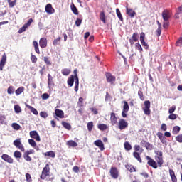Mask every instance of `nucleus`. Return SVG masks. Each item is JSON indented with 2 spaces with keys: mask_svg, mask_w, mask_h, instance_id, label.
<instances>
[{
  "mask_svg": "<svg viewBox=\"0 0 182 182\" xmlns=\"http://www.w3.org/2000/svg\"><path fill=\"white\" fill-rule=\"evenodd\" d=\"M161 29L162 27H158V29L156 31V36L159 37L160 35H161Z\"/></svg>",
  "mask_w": 182,
  "mask_h": 182,
  "instance_id": "63",
  "label": "nucleus"
},
{
  "mask_svg": "<svg viewBox=\"0 0 182 182\" xmlns=\"http://www.w3.org/2000/svg\"><path fill=\"white\" fill-rule=\"evenodd\" d=\"M138 96L141 100H144V95H143V91H141V90L138 91Z\"/></svg>",
  "mask_w": 182,
  "mask_h": 182,
  "instance_id": "53",
  "label": "nucleus"
},
{
  "mask_svg": "<svg viewBox=\"0 0 182 182\" xmlns=\"http://www.w3.org/2000/svg\"><path fill=\"white\" fill-rule=\"evenodd\" d=\"M87 127L88 129V132H92V130H93V122H88Z\"/></svg>",
  "mask_w": 182,
  "mask_h": 182,
  "instance_id": "46",
  "label": "nucleus"
},
{
  "mask_svg": "<svg viewBox=\"0 0 182 182\" xmlns=\"http://www.w3.org/2000/svg\"><path fill=\"white\" fill-rule=\"evenodd\" d=\"M26 106L28 109H29V110H31V113H33L36 116H38V112L36 109L33 108V107H32L29 105H26Z\"/></svg>",
  "mask_w": 182,
  "mask_h": 182,
  "instance_id": "27",
  "label": "nucleus"
},
{
  "mask_svg": "<svg viewBox=\"0 0 182 182\" xmlns=\"http://www.w3.org/2000/svg\"><path fill=\"white\" fill-rule=\"evenodd\" d=\"M55 114L57 117H59L60 119H63V117H65V113L61 109H56L55 110Z\"/></svg>",
  "mask_w": 182,
  "mask_h": 182,
  "instance_id": "19",
  "label": "nucleus"
},
{
  "mask_svg": "<svg viewBox=\"0 0 182 182\" xmlns=\"http://www.w3.org/2000/svg\"><path fill=\"white\" fill-rule=\"evenodd\" d=\"M31 60L32 63H36L38 62V58H36V55L31 54Z\"/></svg>",
  "mask_w": 182,
  "mask_h": 182,
  "instance_id": "51",
  "label": "nucleus"
},
{
  "mask_svg": "<svg viewBox=\"0 0 182 182\" xmlns=\"http://www.w3.org/2000/svg\"><path fill=\"white\" fill-rule=\"evenodd\" d=\"M43 156H45V157H50L51 159H55V157H56V154L53 151L45 152Z\"/></svg>",
  "mask_w": 182,
  "mask_h": 182,
  "instance_id": "20",
  "label": "nucleus"
},
{
  "mask_svg": "<svg viewBox=\"0 0 182 182\" xmlns=\"http://www.w3.org/2000/svg\"><path fill=\"white\" fill-rule=\"evenodd\" d=\"M6 63V54H4L2 55L1 60L0 61V70H4V66H5Z\"/></svg>",
  "mask_w": 182,
  "mask_h": 182,
  "instance_id": "18",
  "label": "nucleus"
},
{
  "mask_svg": "<svg viewBox=\"0 0 182 182\" xmlns=\"http://www.w3.org/2000/svg\"><path fill=\"white\" fill-rule=\"evenodd\" d=\"M14 92H15V87L14 86H10L7 89V93L9 95H13Z\"/></svg>",
  "mask_w": 182,
  "mask_h": 182,
  "instance_id": "43",
  "label": "nucleus"
},
{
  "mask_svg": "<svg viewBox=\"0 0 182 182\" xmlns=\"http://www.w3.org/2000/svg\"><path fill=\"white\" fill-rule=\"evenodd\" d=\"M61 124L64 127V129H66L67 130H70L72 129V125H70V124L69 122L63 121L61 122Z\"/></svg>",
  "mask_w": 182,
  "mask_h": 182,
  "instance_id": "25",
  "label": "nucleus"
},
{
  "mask_svg": "<svg viewBox=\"0 0 182 182\" xmlns=\"http://www.w3.org/2000/svg\"><path fill=\"white\" fill-rule=\"evenodd\" d=\"M129 127V123L124 119H121L118 122V128L119 130H124Z\"/></svg>",
  "mask_w": 182,
  "mask_h": 182,
  "instance_id": "5",
  "label": "nucleus"
},
{
  "mask_svg": "<svg viewBox=\"0 0 182 182\" xmlns=\"http://www.w3.org/2000/svg\"><path fill=\"white\" fill-rule=\"evenodd\" d=\"M11 127L13 129H14V130H19V129H21V125H19L18 123H13Z\"/></svg>",
  "mask_w": 182,
  "mask_h": 182,
  "instance_id": "49",
  "label": "nucleus"
},
{
  "mask_svg": "<svg viewBox=\"0 0 182 182\" xmlns=\"http://www.w3.org/2000/svg\"><path fill=\"white\" fill-rule=\"evenodd\" d=\"M61 73L63 76H69L70 75V69L64 68L61 70Z\"/></svg>",
  "mask_w": 182,
  "mask_h": 182,
  "instance_id": "33",
  "label": "nucleus"
},
{
  "mask_svg": "<svg viewBox=\"0 0 182 182\" xmlns=\"http://www.w3.org/2000/svg\"><path fill=\"white\" fill-rule=\"evenodd\" d=\"M32 22H33V19L30 18L27 23H26L18 31L19 33H22V32H25L26 29H28L31 25H32Z\"/></svg>",
  "mask_w": 182,
  "mask_h": 182,
  "instance_id": "7",
  "label": "nucleus"
},
{
  "mask_svg": "<svg viewBox=\"0 0 182 182\" xmlns=\"http://www.w3.org/2000/svg\"><path fill=\"white\" fill-rule=\"evenodd\" d=\"M154 153L156 155L155 157H163V151L157 150Z\"/></svg>",
  "mask_w": 182,
  "mask_h": 182,
  "instance_id": "52",
  "label": "nucleus"
},
{
  "mask_svg": "<svg viewBox=\"0 0 182 182\" xmlns=\"http://www.w3.org/2000/svg\"><path fill=\"white\" fill-rule=\"evenodd\" d=\"M109 174L111 177L114 178V180L119 178V169L114 166L111 167L109 170Z\"/></svg>",
  "mask_w": 182,
  "mask_h": 182,
  "instance_id": "4",
  "label": "nucleus"
},
{
  "mask_svg": "<svg viewBox=\"0 0 182 182\" xmlns=\"http://www.w3.org/2000/svg\"><path fill=\"white\" fill-rule=\"evenodd\" d=\"M41 98L43 99V100H47V99L49 98V94L48 93H44L41 95Z\"/></svg>",
  "mask_w": 182,
  "mask_h": 182,
  "instance_id": "61",
  "label": "nucleus"
},
{
  "mask_svg": "<svg viewBox=\"0 0 182 182\" xmlns=\"http://www.w3.org/2000/svg\"><path fill=\"white\" fill-rule=\"evenodd\" d=\"M169 174L172 182H177V177L176 176V173L173 169H169Z\"/></svg>",
  "mask_w": 182,
  "mask_h": 182,
  "instance_id": "24",
  "label": "nucleus"
},
{
  "mask_svg": "<svg viewBox=\"0 0 182 182\" xmlns=\"http://www.w3.org/2000/svg\"><path fill=\"white\" fill-rule=\"evenodd\" d=\"M126 14L129 18H134L136 16V11L129 7L126 8Z\"/></svg>",
  "mask_w": 182,
  "mask_h": 182,
  "instance_id": "16",
  "label": "nucleus"
},
{
  "mask_svg": "<svg viewBox=\"0 0 182 182\" xmlns=\"http://www.w3.org/2000/svg\"><path fill=\"white\" fill-rule=\"evenodd\" d=\"M94 144L96 145L97 147H99L101 151H103V150H105V144H103V141H102V140L97 139L95 141Z\"/></svg>",
  "mask_w": 182,
  "mask_h": 182,
  "instance_id": "14",
  "label": "nucleus"
},
{
  "mask_svg": "<svg viewBox=\"0 0 182 182\" xmlns=\"http://www.w3.org/2000/svg\"><path fill=\"white\" fill-rule=\"evenodd\" d=\"M100 19L103 23H106V15L105 14V11L100 13Z\"/></svg>",
  "mask_w": 182,
  "mask_h": 182,
  "instance_id": "30",
  "label": "nucleus"
},
{
  "mask_svg": "<svg viewBox=\"0 0 182 182\" xmlns=\"http://www.w3.org/2000/svg\"><path fill=\"white\" fill-rule=\"evenodd\" d=\"M75 25L76 26H79L80 25H82V19L77 18L75 21Z\"/></svg>",
  "mask_w": 182,
  "mask_h": 182,
  "instance_id": "64",
  "label": "nucleus"
},
{
  "mask_svg": "<svg viewBox=\"0 0 182 182\" xmlns=\"http://www.w3.org/2000/svg\"><path fill=\"white\" fill-rule=\"evenodd\" d=\"M1 159L4 161H6V163H9V164H12L14 163V159L6 154H3Z\"/></svg>",
  "mask_w": 182,
  "mask_h": 182,
  "instance_id": "9",
  "label": "nucleus"
},
{
  "mask_svg": "<svg viewBox=\"0 0 182 182\" xmlns=\"http://www.w3.org/2000/svg\"><path fill=\"white\" fill-rule=\"evenodd\" d=\"M162 18L164 21H168L171 18V14L168 10H164L162 12Z\"/></svg>",
  "mask_w": 182,
  "mask_h": 182,
  "instance_id": "12",
  "label": "nucleus"
},
{
  "mask_svg": "<svg viewBox=\"0 0 182 182\" xmlns=\"http://www.w3.org/2000/svg\"><path fill=\"white\" fill-rule=\"evenodd\" d=\"M135 48L136 50H139L140 53L143 52V47H141V45H140L139 43H135Z\"/></svg>",
  "mask_w": 182,
  "mask_h": 182,
  "instance_id": "39",
  "label": "nucleus"
},
{
  "mask_svg": "<svg viewBox=\"0 0 182 182\" xmlns=\"http://www.w3.org/2000/svg\"><path fill=\"white\" fill-rule=\"evenodd\" d=\"M116 113L112 112L110 115V122L112 126H114L117 124V117H116Z\"/></svg>",
  "mask_w": 182,
  "mask_h": 182,
  "instance_id": "15",
  "label": "nucleus"
},
{
  "mask_svg": "<svg viewBox=\"0 0 182 182\" xmlns=\"http://www.w3.org/2000/svg\"><path fill=\"white\" fill-rule=\"evenodd\" d=\"M28 143L31 147H36V142H35V140L32 139H28Z\"/></svg>",
  "mask_w": 182,
  "mask_h": 182,
  "instance_id": "50",
  "label": "nucleus"
},
{
  "mask_svg": "<svg viewBox=\"0 0 182 182\" xmlns=\"http://www.w3.org/2000/svg\"><path fill=\"white\" fill-rule=\"evenodd\" d=\"M154 158L156 161L149 156H146L148 166L156 170L158 167L163 166V164H164V160H163V156H155Z\"/></svg>",
  "mask_w": 182,
  "mask_h": 182,
  "instance_id": "1",
  "label": "nucleus"
},
{
  "mask_svg": "<svg viewBox=\"0 0 182 182\" xmlns=\"http://www.w3.org/2000/svg\"><path fill=\"white\" fill-rule=\"evenodd\" d=\"M14 156L16 159H21V157H22V154L19 151H15Z\"/></svg>",
  "mask_w": 182,
  "mask_h": 182,
  "instance_id": "42",
  "label": "nucleus"
},
{
  "mask_svg": "<svg viewBox=\"0 0 182 182\" xmlns=\"http://www.w3.org/2000/svg\"><path fill=\"white\" fill-rule=\"evenodd\" d=\"M14 112L15 113H21V106L18 105H14Z\"/></svg>",
  "mask_w": 182,
  "mask_h": 182,
  "instance_id": "48",
  "label": "nucleus"
},
{
  "mask_svg": "<svg viewBox=\"0 0 182 182\" xmlns=\"http://www.w3.org/2000/svg\"><path fill=\"white\" fill-rule=\"evenodd\" d=\"M50 176V167L49 166V164H47L46 166L43 168L40 178L41 180H45L46 177H49Z\"/></svg>",
  "mask_w": 182,
  "mask_h": 182,
  "instance_id": "2",
  "label": "nucleus"
},
{
  "mask_svg": "<svg viewBox=\"0 0 182 182\" xmlns=\"http://www.w3.org/2000/svg\"><path fill=\"white\" fill-rule=\"evenodd\" d=\"M176 46H182V37H181L176 43Z\"/></svg>",
  "mask_w": 182,
  "mask_h": 182,
  "instance_id": "59",
  "label": "nucleus"
},
{
  "mask_svg": "<svg viewBox=\"0 0 182 182\" xmlns=\"http://www.w3.org/2000/svg\"><path fill=\"white\" fill-rule=\"evenodd\" d=\"M33 45L34 50L36 53H37L38 55H41V50H39V44L38 43V41H34L33 42Z\"/></svg>",
  "mask_w": 182,
  "mask_h": 182,
  "instance_id": "22",
  "label": "nucleus"
},
{
  "mask_svg": "<svg viewBox=\"0 0 182 182\" xmlns=\"http://www.w3.org/2000/svg\"><path fill=\"white\" fill-rule=\"evenodd\" d=\"M97 127L102 132H105V130H107V125L105 124H100L97 125Z\"/></svg>",
  "mask_w": 182,
  "mask_h": 182,
  "instance_id": "35",
  "label": "nucleus"
},
{
  "mask_svg": "<svg viewBox=\"0 0 182 182\" xmlns=\"http://www.w3.org/2000/svg\"><path fill=\"white\" fill-rule=\"evenodd\" d=\"M168 119H170V120H176V119H177V114L172 113L168 116Z\"/></svg>",
  "mask_w": 182,
  "mask_h": 182,
  "instance_id": "57",
  "label": "nucleus"
},
{
  "mask_svg": "<svg viewBox=\"0 0 182 182\" xmlns=\"http://www.w3.org/2000/svg\"><path fill=\"white\" fill-rule=\"evenodd\" d=\"M126 168L130 173H136V168H134V166H133L132 165H127Z\"/></svg>",
  "mask_w": 182,
  "mask_h": 182,
  "instance_id": "31",
  "label": "nucleus"
},
{
  "mask_svg": "<svg viewBox=\"0 0 182 182\" xmlns=\"http://www.w3.org/2000/svg\"><path fill=\"white\" fill-rule=\"evenodd\" d=\"M180 14H182V5L181 6H179L176 11V16L177 17V15H180Z\"/></svg>",
  "mask_w": 182,
  "mask_h": 182,
  "instance_id": "60",
  "label": "nucleus"
},
{
  "mask_svg": "<svg viewBox=\"0 0 182 182\" xmlns=\"http://www.w3.org/2000/svg\"><path fill=\"white\" fill-rule=\"evenodd\" d=\"M60 39H62V38L60 37H58L56 39H54V41H53V45L54 46H58V45L60 43Z\"/></svg>",
  "mask_w": 182,
  "mask_h": 182,
  "instance_id": "41",
  "label": "nucleus"
},
{
  "mask_svg": "<svg viewBox=\"0 0 182 182\" xmlns=\"http://www.w3.org/2000/svg\"><path fill=\"white\" fill-rule=\"evenodd\" d=\"M26 181H28V182L32 181V177L31 176V174H29V173L26 174Z\"/></svg>",
  "mask_w": 182,
  "mask_h": 182,
  "instance_id": "62",
  "label": "nucleus"
},
{
  "mask_svg": "<svg viewBox=\"0 0 182 182\" xmlns=\"http://www.w3.org/2000/svg\"><path fill=\"white\" fill-rule=\"evenodd\" d=\"M43 60H44L45 63H46V65H48V66L52 65V62H50V59L49 58V57L45 56V57L43 58Z\"/></svg>",
  "mask_w": 182,
  "mask_h": 182,
  "instance_id": "38",
  "label": "nucleus"
},
{
  "mask_svg": "<svg viewBox=\"0 0 182 182\" xmlns=\"http://www.w3.org/2000/svg\"><path fill=\"white\" fill-rule=\"evenodd\" d=\"M71 11L73 12L75 15H79V11L77 10V8L76 6H75V4L72 3L70 5Z\"/></svg>",
  "mask_w": 182,
  "mask_h": 182,
  "instance_id": "26",
  "label": "nucleus"
},
{
  "mask_svg": "<svg viewBox=\"0 0 182 182\" xmlns=\"http://www.w3.org/2000/svg\"><path fill=\"white\" fill-rule=\"evenodd\" d=\"M175 139L176 141H178V143H182V134L176 136Z\"/></svg>",
  "mask_w": 182,
  "mask_h": 182,
  "instance_id": "56",
  "label": "nucleus"
},
{
  "mask_svg": "<svg viewBox=\"0 0 182 182\" xmlns=\"http://www.w3.org/2000/svg\"><path fill=\"white\" fill-rule=\"evenodd\" d=\"M122 111L129 112V103H127L126 101H124V106H123Z\"/></svg>",
  "mask_w": 182,
  "mask_h": 182,
  "instance_id": "44",
  "label": "nucleus"
},
{
  "mask_svg": "<svg viewBox=\"0 0 182 182\" xmlns=\"http://www.w3.org/2000/svg\"><path fill=\"white\" fill-rule=\"evenodd\" d=\"M144 107L143 108V110L144 114H146V116H150V113H151V111L150 110L151 103L149 100H146L144 101Z\"/></svg>",
  "mask_w": 182,
  "mask_h": 182,
  "instance_id": "3",
  "label": "nucleus"
},
{
  "mask_svg": "<svg viewBox=\"0 0 182 182\" xmlns=\"http://www.w3.org/2000/svg\"><path fill=\"white\" fill-rule=\"evenodd\" d=\"M40 47L43 49L48 46V40L46 38H41L39 41Z\"/></svg>",
  "mask_w": 182,
  "mask_h": 182,
  "instance_id": "17",
  "label": "nucleus"
},
{
  "mask_svg": "<svg viewBox=\"0 0 182 182\" xmlns=\"http://www.w3.org/2000/svg\"><path fill=\"white\" fill-rule=\"evenodd\" d=\"M67 146H68V147H77V143L73 140H70L67 141Z\"/></svg>",
  "mask_w": 182,
  "mask_h": 182,
  "instance_id": "29",
  "label": "nucleus"
},
{
  "mask_svg": "<svg viewBox=\"0 0 182 182\" xmlns=\"http://www.w3.org/2000/svg\"><path fill=\"white\" fill-rule=\"evenodd\" d=\"M145 38H146V34L144 32L141 33L140 37H139L140 42H141L142 46H144V49H146V50H149L150 46L144 41Z\"/></svg>",
  "mask_w": 182,
  "mask_h": 182,
  "instance_id": "6",
  "label": "nucleus"
},
{
  "mask_svg": "<svg viewBox=\"0 0 182 182\" xmlns=\"http://www.w3.org/2000/svg\"><path fill=\"white\" fill-rule=\"evenodd\" d=\"M30 137L35 139L36 141H41V136H39V134L36 131H31Z\"/></svg>",
  "mask_w": 182,
  "mask_h": 182,
  "instance_id": "11",
  "label": "nucleus"
},
{
  "mask_svg": "<svg viewBox=\"0 0 182 182\" xmlns=\"http://www.w3.org/2000/svg\"><path fill=\"white\" fill-rule=\"evenodd\" d=\"M131 39H132V41H134V42H139V33H134Z\"/></svg>",
  "mask_w": 182,
  "mask_h": 182,
  "instance_id": "36",
  "label": "nucleus"
},
{
  "mask_svg": "<svg viewBox=\"0 0 182 182\" xmlns=\"http://www.w3.org/2000/svg\"><path fill=\"white\" fill-rule=\"evenodd\" d=\"M13 144L17 147V149H19L21 151H25V147L22 144V142H21V139H17L14 140Z\"/></svg>",
  "mask_w": 182,
  "mask_h": 182,
  "instance_id": "8",
  "label": "nucleus"
},
{
  "mask_svg": "<svg viewBox=\"0 0 182 182\" xmlns=\"http://www.w3.org/2000/svg\"><path fill=\"white\" fill-rule=\"evenodd\" d=\"M145 148L146 150H153V145H151L149 142H146L145 144Z\"/></svg>",
  "mask_w": 182,
  "mask_h": 182,
  "instance_id": "54",
  "label": "nucleus"
},
{
  "mask_svg": "<svg viewBox=\"0 0 182 182\" xmlns=\"http://www.w3.org/2000/svg\"><path fill=\"white\" fill-rule=\"evenodd\" d=\"M172 133L173 134H178V133H180V127L178 126L174 127L173 128Z\"/></svg>",
  "mask_w": 182,
  "mask_h": 182,
  "instance_id": "40",
  "label": "nucleus"
},
{
  "mask_svg": "<svg viewBox=\"0 0 182 182\" xmlns=\"http://www.w3.org/2000/svg\"><path fill=\"white\" fill-rule=\"evenodd\" d=\"M116 14L121 22H123V16H122V13L120 12V9H116Z\"/></svg>",
  "mask_w": 182,
  "mask_h": 182,
  "instance_id": "37",
  "label": "nucleus"
},
{
  "mask_svg": "<svg viewBox=\"0 0 182 182\" xmlns=\"http://www.w3.org/2000/svg\"><path fill=\"white\" fill-rule=\"evenodd\" d=\"M67 83L68 86H70V87H72V86H73V84L75 83V77H73V75L68 77Z\"/></svg>",
  "mask_w": 182,
  "mask_h": 182,
  "instance_id": "23",
  "label": "nucleus"
},
{
  "mask_svg": "<svg viewBox=\"0 0 182 182\" xmlns=\"http://www.w3.org/2000/svg\"><path fill=\"white\" fill-rule=\"evenodd\" d=\"M46 12L48 14V15H52V14H55V9L50 4H48L46 6Z\"/></svg>",
  "mask_w": 182,
  "mask_h": 182,
  "instance_id": "13",
  "label": "nucleus"
},
{
  "mask_svg": "<svg viewBox=\"0 0 182 182\" xmlns=\"http://www.w3.org/2000/svg\"><path fill=\"white\" fill-rule=\"evenodd\" d=\"M106 79L108 83L113 85V82H116V77L113 76L112 73H107L106 74Z\"/></svg>",
  "mask_w": 182,
  "mask_h": 182,
  "instance_id": "10",
  "label": "nucleus"
},
{
  "mask_svg": "<svg viewBox=\"0 0 182 182\" xmlns=\"http://www.w3.org/2000/svg\"><path fill=\"white\" fill-rule=\"evenodd\" d=\"M23 159L26 160V161H32V158L29 156L27 154H23Z\"/></svg>",
  "mask_w": 182,
  "mask_h": 182,
  "instance_id": "47",
  "label": "nucleus"
},
{
  "mask_svg": "<svg viewBox=\"0 0 182 182\" xmlns=\"http://www.w3.org/2000/svg\"><path fill=\"white\" fill-rule=\"evenodd\" d=\"M174 112H176V106L175 105H173L172 107H171L168 109V113L170 114L174 113Z\"/></svg>",
  "mask_w": 182,
  "mask_h": 182,
  "instance_id": "58",
  "label": "nucleus"
},
{
  "mask_svg": "<svg viewBox=\"0 0 182 182\" xmlns=\"http://www.w3.org/2000/svg\"><path fill=\"white\" fill-rule=\"evenodd\" d=\"M41 117H43V119H46L48 117V112L45 111H42L40 112Z\"/></svg>",
  "mask_w": 182,
  "mask_h": 182,
  "instance_id": "55",
  "label": "nucleus"
},
{
  "mask_svg": "<svg viewBox=\"0 0 182 182\" xmlns=\"http://www.w3.org/2000/svg\"><path fill=\"white\" fill-rule=\"evenodd\" d=\"M48 85L50 87L55 86V82H53V77L50 74H48Z\"/></svg>",
  "mask_w": 182,
  "mask_h": 182,
  "instance_id": "21",
  "label": "nucleus"
},
{
  "mask_svg": "<svg viewBox=\"0 0 182 182\" xmlns=\"http://www.w3.org/2000/svg\"><path fill=\"white\" fill-rule=\"evenodd\" d=\"M23 92H25V87H20L16 90L15 93L16 96H19V95H21V93H23Z\"/></svg>",
  "mask_w": 182,
  "mask_h": 182,
  "instance_id": "32",
  "label": "nucleus"
},
{
  "mask_svg": "<svg viewBox=\"0 0 182 182\" xmlns=\"http://www.w3.org/2000/svg\"><path fill=\"white\" fill-rule=\"evenodd\" d=\"M124 147L127 151H130V150H132V145L128 141L124 142Z\"/></svg>",
  "mask_w": 182,
  "mask_h": 182,
  "instance_id": "34",
  "label": "nucleus"
},
{
  "mask_svg": "<svg viewBox=\"0 0 182 182\" xmlns=\"http://www.w3.org/2000/svg\"><path fill=\"white\" fill-rule=\"evenodd\" d=\"M8 4L9 5V8H14L15 5H16V0L11 1V0H7Z\"/></svg>",
  "mask_w": 182,
  "mask_h": 182,
  "instance_id": "45",
  "label": "nucleus"
},
{
  "mask_svg": "<svg viewBox=\"0 0 182 182\" xmlns=\"http://www.w3.org/2000/svg\"><path fill=\"white\" fill-rule=\"evenodd\" d=\"M133 156H134V159H136V160L139 163H142L143 162V161L141 160V157H140V154H139V152H137V151L133 152Z\"/></svg>",
  "mask_w": 182,
  "mask_h": 182,
  "instance_id": "28",
  "label": "nucleus"
}]
</instances>
